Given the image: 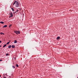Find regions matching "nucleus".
<instances>
[{
    "label": "nucleus",
    "mask_w": 78,
    "mask_h": 78,
    "mask_svg": "<svg viewBox=\"0 0 78 78\" xmlns=\"http://www.w3.org/2000/svg\"><path fill=\"white\" fill-rule=\"evenodd\" d=\"M11 26H12V24H10L9 26V28H10Z\"/></svg>",
    "instance_id": "9b49d317"
},
{
    "label": "nucleus",
    "mask_w": 78,
    "mask_h": 78,
    "mask_svg": "<svg viewBox=\"0 0 78 78\" xmlns=\"http://www.w3.org/2000/svg\"><path fill=\"white\" fill-rule=\"evenodd\" d=\"M0 34H3V35H5V34L3 33L2 32Z\"/></svg>",
    "instance_id": "9d476101"
},
{
    "label": "nucleus",
    "mask_w": 78,
    "mask_h": 78,
    "mask_svg": "<svg viewBox=\"0 0 78 78\" xmlns=\"http://www.w3.org/2000/svg\"><path fill=\"white\" fill-rule=\"evenodd\" d=\"M16 66L17 67H19V65H18V64H16Z\"/></svg>",
    "instance_id": "2eb2a0df"
},
{
    "label": "nucleus",
    "mask_w": 78,
    "mask_h": 78,
    "mask_svg": "<svg viewBox=\"0 0 78 78\" xmlns=\"http://www.w3.org/2000/svg\"><path fill=\"white\" fill-rule=\"evenodd\" d=\"M2 60H0V61H2Z\"/></svg>",
    "instance_id": "aec40b11"
},
{
    "label": "nucleus",
    "mask_w": 78,
    "mask_h": 78,
    "mask_svg": "<svg viewBox=\"0 0 78 78\" xmlns=\"http://www.w3.org/2000/svg\"><path fill=\"white\" fill-rule=\"evenodd\" d=\"M12 48H14L15 47V46H14V45H12Z\"/></svg>",
    "instance_id": "39448f33"
},
{
    "label": "nucleus",
    "mask_w": 78,
    "mask_h": 78,
    "mask_svg": "<svg viewBox=\"0 0 78 78\" xmlns=\"http://www.w3.org/2000/svg\"><path fill=\"white\" fill-rule=\"evenodd\" d=\"M77 78H78V77H77Z\"/></svg>",
    "instance_id": "a878e982"
},
{
    "label": "nucleus",
    "mask_w": 78,
    "mask_h": 78,
    "mask_svg": "<svg viewBox=\"0 0 78 78\" xmlns=\"http://www.w3.org/2000/svg\"><path fill=\"white\" fill-rule=\"evenodd\" d=\"M14 33H16L17 34H20V31H14Z\"/></svg>",
    "instance_id": "f03ea898"
},
{
    "label": "nucleus",
    "mask_w": 78,
    "mask_h": 78,
    "mask_svg": "<svg viewBox=\"0 0 78 78\" xmlns=\"http://www.w3.org/2000/svg\"><path fill=\"white\" fill-rule=\"evenodd\" d=\"M11 9L12 10V11H14V9H13L12 8H11Z\"/></svg>",
    "instance_id": "ddd939ff"
},
{
    "label": "nucleus",
    "mask_w": 78,
    "mask_h": 78,
    "mask_svg": "<svg viewBox=\"0 0 78 78\" xmlns=\"http://www.w3.org/2000/svg\"><path fill=\"white\" fill-rule=\"evenodd\" d=\"M9 55V54L8 53L6 54V56H8V55Z\"/></svg>",
    "instance_id": "6ab92c4d"
},
{
    "label": "nucleus",
    "mask_w": 78,
    "mask_h": 78,
    "mask_svg": "<svg viewBox=\"0 0 78 78\" xmlns=\"http://www.w3.org/2000/svg\"><path fill=\"white\" fill-rule=\"evenodd\" d=\"M4 78H6V77H4Z\"/></svg>",
    "instance_id": "b1692460"
},
{
    "label": "nucleus",
    "mask_w": 78,
    "mask_h": 78,
    "mask_svg": "<svg viewBox=\"0 0 78 78\" xmlns=\"http://www.w3.org/2000/svg\"><path fill=\"white\" fill-rule=\"evenodd\" d=\"M9 43H10V42H9L7 43H6V44L8 45V44H9Z\"/></svg>",
    "instance_id": "dca6fc26"
},
{
    "label": "nucleus",
    "mask_w": 78,
    "mask_h": 78,
    "mask_svg": "<svg viewBox=\"0 0 78 78\" xmlns=\"http://www.w3.org/2000/svg\"><path fill=\"white\" fill-rule=\"evenodd\" d=\"M8 48H11V45H10L9 46Z\"/></svg>",
    "instance_id": "0eeeda50"
},
{
    "label": "nucleus",
    "mask_w": 78,
    "mask_h": 78,
    "mask_svg": "<svg viewBox=\"0 0 78 78\" xmlns=\"http://www.w3.org/2000/svg\"><path fill=\"white\" fill-rule=\"evenodd\" d=\"M12 67L13 69H15V66H12Z\"/></svg>",
    "instance_id": "f3484780"
},
{
    "label": "nucleus",
    "mask_w": 78,
    "mask_h": 78,
    "mask_svg": "<svg viewBox=\"0 0 78 78\" xmlns=\"http://www.w3.org/2000/svg\"><path fill=\"white\" fill-rule=\"evenodd\" d=\"M60 39V37H58L57 38V39L58 40V39Z\"/></svg>",
    "instance_id": "423d86ee"
},
{
    "label": "nucleus",
    "mask_w": 78,
    "mask_h": 78,
    "mask_svg": "<svg viewBox=\"0 0 78 78\" xmlns=\"http://www.w3.org/2000/svg\"><path fill=\"white\" fill-rule=\"evenodd\" d=\"M16 7H19V2L17 1L16 2Z\"/></svg>",
    "instance_id": "f257e3e1"
},
{
    "label": "nucleus",
    "mask_w": 78,
    "mask_h": 78,
    "mask_svg": "<svg viewBox=\"0 0 78 78\" xmlns=\"http://www.w3.org/2000/svg\"><path fill=\"white\" fill-rule=\"evenodd\" d=\"M2 47V46L0 45V47Z\"/></svg>",
    "instance_id": "4be33fe9"
},
{
    "label": "nucleus",
    "mask_w": 78,
    "mask_h": 78,
    "mask_svg": "<svg viewBox=\"0 0 78 78\" xmlns=\"http://www.w3.org/2000/svg\"><path fill=\"white\" fill-rule=\"evenodd\" d=\"M6 44H5L3 46V47H6Z\"/></svg>",
    "instance_id": "f8f14e48"
},
{
    "label": "nucleus",
    "mask_w": 78,
    "mask_h": 78,
    "mask_svg": "<svg viewBox=\"0 0 78 78\" xmlns=\"http://www.w3.org/2000/svg\"><path fill=\"white\" fill-rule=\"evenodd\" d=\"M10 15L11 16H10V17H13V14H12V12H11L10 13Z\"/></svg>",
    "instance_id": "7ed1b4c3"
},
{
    "label": "nucleus",
    "mask_w": 78,
    "mask_h": 78,
    "mask_svg": "<svg viewBox=\"0 0 78 78\" xmlns=\"http://www.w3.org/2000/svg\"><path fill=\"white\" fill-rule=\"evenodd\" d=\"M16 1H15L13 4V5H15V3H16Z\"/></svg>",
    "instance_id": "4468645a"
},
{
    "label": "nucleus",
    "mask_w": 78,
    "mask_h": 78,
    "mask_svg": "<svg viewBox=\"0 0 78 78\" xmlns=\"http://www.w3.org/2000/svg\"><path fill=\"white\" fill-rule=\"evenodd\" d=\"M18 11H19V10L17 9L16 11V12H18Z\"/></svg>",
    "instance_id": "a211bd4d"
},
{
    "label": "nucleus",
    "mask_w": 78,
    "mask_h": 78,
    "mask_svg": "<svg viewBox=\"0 0 78 78\" xmlns=\"http://www.w3.org/2000/svg\"><path fill=\"white\" fill-rule=\"evenodd\" d=\"M10 41H9V42H10Z\"/></svg>",
    "instance_id": "393cba45"
},
{
    "label": "nucleus",
    "mask_w": 78,
    "mask_h": 78,
    "mask_svg": "<svg viewBox=\"0 0 78 78\" xmlns=\"http://www.w3.org/2000/svg\"><path fill=\"white\" fill-rule=\"evenodd\" d=\"M17 40H15L14 41V43L15 44H16V43H17Z\"/></svg>",
    "instance_id": "20e7f679"
},
{
    "label": "nucleus",
    "mask_w": 78,
    "mask_h": 78,
    "mask_svg": "<svg viewBox=\"0 0 78 78\" xmlns=\"http://www.w3.org/2000/svg\"><path fill=\"white\" fill-rule=\"evenodd\" d=\"M2 42V41H0V43H1Z\"/></svg>",
    "instance_id": "412c9836"
},
{
    "label": "nucleus",
    "mask_w": 78,
    "mask_h": 78,
    "mask_svg": "<svg viewBox=\"0 0 78 78\" xmlns=\"http://www.w3.org/2000/svg\"><path fill=\"white\" fill-rule=\"evenodd\" d=\"M0 23H2V24H3V23H4V22H0Z\"/></svg>",
    "instance_id": "1a4fd4ad"
},
{
    "label": "nucleus",
    "mask_w": 78,
    "mask_h": 78,
    "mask_svg": "<svg viewBox=\"0 0 78 78\" xmlns=\"http://www.w3.org/2000/svg\"><path fill=\"white\" fill-rule=\"evenodd\" d=\"M0 77H1V75H0Z\"/></svg>",
    "instance_id": "5701e85b"
},
{
    "label": "nucleus",
    "mask_w": 78,
    "mask_h": 78,
    "mask_svg": "<svg viewBox=\"0 0 78 78\" xmlns=\"http://www.w3.org/2000/svg\"><path fill=\"white\" fill-rule=\"evenodd\" d=\"M5 27H7V25H5L3 27V28H5Z\"/></svg>",
    "instance_id": "6e6552de"
}]
</instances>
